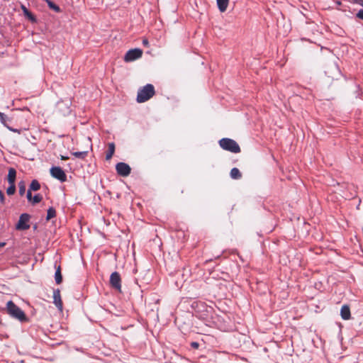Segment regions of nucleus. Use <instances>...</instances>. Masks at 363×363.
I'll use <instances>...</instances> for the list:
<instances>
[{
	"instance_id": "obj_1",
	"label": "nucleus",
	"mask_w": 363,
	"mask_h": 363,
	"mask_svg": "<svg viewBox=\"0 0 363 363\" xmlns=\"http://www.w3.org/2000/svg\"><path fill=\"white\" fill-rule=\"evenodd\" d=\"M6 312L11 317L18 320L21 323L28 322V318L24 311L16 306L12 301L7 302Z\"/></svg>"
},
{
	"instance_id": "obj_2",
	"label": "nucleus",
	"mask_w": 363,
	"mask_h": 363,
	"mask_svg": "<svg viewBox=\"0 0 363 363\" xmlns=\"http://www.w3.org/2000/svg\"><path fill=\"white\" fill-rule=\"evenodd\" d=\"M155 94L154 86L151 84H147L138 90L136 100L138 103H144L151 99Z\"/></svg>"
},
{
	"instance_id": "obj_3",
	"label": "nucleus",
	"mask_w": 363,
	"mask_h": 363,
	"mask_svg": "<svg viewBox=\"0 0 363 363\" xmlns=\"http://www.w3.org/2000/svg\"><path fill=\"white\" fill-rule=\"evenodd\" d=\"M218 143L222 149L230 152L239 153L241 151L238 143L233 139L224 138L220 139Z\"/></svg>"
},
{
	"instance_id": "obj_4",
	"label": "nucleus",
	"mask_w": 363,
	"mask_h": 363,
	"mask_svg": "<svg viewBox=\"0 0 363 363\" xmlns=\"http://www.w3.org/2000/svg\"><path fill=\"white\" fill-rule=\"evenodd\" d=\"M109 283L111 288L118 292H121V278L118 272H114L111 274Z\"/></svg>"
},
{
	"instance_id": "obj_5",
	"label": "nucleus",
	"mask_w": 363,
	"mask_h": 363,
	"mask_svg": "<svg viewBox=\"0 0 363 363\" xmlns=\"http://www.w3.org/2000/svg\"><path fill=\"white\" fill-rule=\"evenodd\" d=\"M30 216L28 213H22L20 217L19 220L16 225V229L18 230H26L30 228V225L28 224V222L30 220Z\"/></svg>"
},
{
	"instance_id": "obj_6",
	"label": "nucleus",
	"mask_w": 363,
	"mask_h": 363,
	"mask_svg": "<svg viewBox=\"0 0 363 363\" xmlns=\"http://www.w3.org/2000/svg\"><path fill=\"white\" fill-rule=\"evenodd\" d=\"M143 50L140 48L129 50L125 55L123 60L126 62H132L142 57Z\"/></svg>"
},
{
	"instance_id": "obj_7",
	"label": "nucleus",
	"mask_w": 363,
	"mask_h": 363,
	"mask_svg": "<svg viewBox=\"0 0 363 363\" xmlns=\"http://www.w3.org/2000/svg\"><path fill=\"white\" fill-rule=\"evenodd\" d=\"M50 174L52 177L58 179L61 182H65L67 181V175L65 172L60 167H51Z\"/></svg>"
},
{
	"instance_id": "obj_8",
	"label": "nucleus",
	"mask_w": 363,
	"mask_h": 363,
	"mask_svg": "<svg viewBox=\"0 0 363 363\" xmlns=\"http://www.w3.org/2000/svg\"><path fill=\"white\" fill-rule=\"evenodd\" d=\"M116 170L118 175L121 177H127L130 174V167L125 162H118L116 165Z\"/></svg>"
},
{
	"instance_id": "obj_9",
	"label": "nucleus",
	"mask_w": 363,
	"mask_h": 363,
	"mask_svg": "<svg viewBox=\"0 0 363 363\" xmlns=\"http://www.w3.org/2000/svg\"><path fill=\"white\" fill-rule=\"evenodd\" d=\"M53 303L60 311H62L63 304L61 299L60 291L58 289L53 291Z\"/></svg>"
},
{
	"instance_id": "obj_10",
	"label": "nucleus",
	"mask_w": 363,
	"mask_h": 363,
	"mask_svg": "<svg viewBox=\"0 0 363 363\" xmlns=\"http://www.w3.org/2000/svg\"><path fill=\"white\" fill-rule=\"evenodd\" d=\"M340 315L343 320H350L351 318L350 309L347 305L342 306L340 310Z\"/></svg>"
},
{
	"instance_id": "obj_11",
	"label": "nucleus",
	"mask_w": 363,
	"mask_h": 363,
	"mask_svg": "<svg viewBox=\"0 0 363 363\" xmlns=\"http://www.w3.org/2000/svg\"><path fill=\"white\" fill-rule=\"evenodd\" d=\"M21 9L23 11L24 16L28 18L31 22H36V18L35 16L26 8L23 4L21 5Z\"/></svg>"
},
{
	"instance_id": "obj_12",
	"label": "nucleus",
	"mask_w": 363,
	"mask_h": 363,
	"mask_svg": "<svg viewBox=\"0 0 363 363\" xmlns=\"http://www.w3.org/2000/svg\"><path fill=\"white\" fill-rule=\"evenodd\" d=\"M16 178V171L14 168L11 167L9 169V174L7 176V180L9 184H15Z\"/></svg>"
},
{
	"instance_id": "obj_13",
	"label": "nucleus",
	"mask_w": 363,
	"mask_h": 363,
	"mask_svg": "<svg viewBox=\"0 0 363 363\" xmlns=\"http://www.w3.org/2000/svg\"><path fill=\"white\" fill-rule=\"evenodd\" d=\"M216 1L219 11L220 12L225 11L228 6L229 0H216Z\"/></svg>"
},
{
	"instance_id": "obj_14",
	"label": "nucleus",
	"mask_w": 363,
	"mask_h": 363,
	"mask_svg": "<svg viewBox=\"0 0 363 363\" xmlns=\"http://www.w3.org/2000/svg\"><path fill=\"white\" fill-rule=\"evenodd\" d=\"M115 152V145L113 143L108 144V150L106 155V160H109L113 155Z\"/></svg>"
},
{
	"instance_id": "obj_15",
	"label": "nucleus",
	"mask_w": 363,
	"mask_h": 363,
	"mask_svg": "<svg viewBox=\"0 0 363 363\" xmlns=\"http://www.w3.org/2000/svg\"><path fill=\"white\" fill-rule=\"evenodd\" d=\"M230 175L233 179H240L242 177L241 172L236 167H234L230 170Z\"/></svg>"
},
{
	"instance_id": "obj_16",
	"label": "nucleus",
	"mask_w": 363,
	"mask_h": 363,
	"mask_svg": "<svg viewBox=\"0 0 363 363\" xmlns=\"http://www.w3.org/2000/svg\"><path fill=\"white\" fill-rule=\"evenodd\" d=\"M55 279L57 284H60L62 281V276L61 273L60 266H58L57 268L56 269Z\"/></svg>"
},
{
	"instance_id": "obj_17",
	"label": "nucleus",
	"mask_w": 363,
	"mask_h": 363,
	"mask_svg": "<svg viewBox=\"0 0 363 363\" xmlns=\"http://www.w3.org/2000/svg\"><path fill=\"white\" fill-rule=\"evenodd\" d=\"M40 189V184L39 183V182L36 179H33L30 184V186H29V190L30 191H38Z\"/></svg>"
},
{
	"instance_id": "obj_18",
	"label": "nucleus",
	"mask_w": 363,
	"mask_h": 363,
	"mask_svg": "<svg viewBox=\"0 0 363 363\" xmlns=\"http://www.w3.org/2000/svg\"><path fill=\"white\" fill-rule=\"evenodd\" d=\"M72 155L77 158L84 159L88 155V151L85 150V151L72 152Z\"/></svg>"
},
{
	"instance_id": "obj_19",
	"label": "nucleus",
	"mask_w": 363,
	"mask_h": 363,
	"mask_svg": "<svg viewBox=\"0 0 363 363\" xmlns=\"http://www.w3.org/2000/svg\"><path fill=\"white\" fill-rule=\"evenodd\" d=\"M56 216V211L53 207H50L48 209L46 220H49Z\"/></svg>"
},
{
	"instance_id": "obj_20",
	"label": "nucleus",
	"mask_w": 363,
	"mask_h": 363,
	"mask_svg": "<svg viewBox=\"0 0 363 363\" xmlns=\"http://www.w3.org/2000/svg\"><path fill=\"white\" fill-rule=\"evenodd\" d=\"M45 1L47 2V4L50 9H52L57 13L60 12V8L57 5H56L54 2H52L50 0H45Z\"/></svg>"
},
{
	"instance_id": "obj_21",
	"label": "nucleus",
	"mask_w": 363,
	"mask_h": 363,
	"mask_svg": "<svg viewBox=\"0 0 363 363\" xmlns=\"http://www.w3.org/2000/svg\"><path fill=\"white\" fill-rule=\"evenodd\" d=\"M18 192L21 196H23L26 193V183L24 181L18 182Z\"/></svg>"
},
{
	"instance_id": "obj_22",
	"label": "nucleus",
	"mask_w": 363,
	"mask_h": 363,
	"mask_svg": "<svg viewBox=\"0 0 363 363\" xmlns=\"http://www.w3.org/2000/svg\"><path fill=\"white\" fill-rule=\"evenodd\" d=\"M16 192V185L15 184H9V186L6 189V194L9 196L13 195Z\"/></svg>"
},
{
	"instance_id": "obj_23",
	"label": "nucleus",
	"mask_w": 363,
	"mask_h": 363,
	"mask_svg": "<svg viewBox=\"0 0 363 363\" xmlns=\"http://www.w3.org/2000/svg\"><path fill=\"white\" fill-rule=\"evenodd\" d=\"M42 200H43V196L40 194H35L33 197L31 202L34 205V204L40 203Z\"/></svg>"
},
{
	"instance_id": "obj_24",
	"label": "nucleus",
	"mask_w": 363,
	"mask_h": 363,
	"mask_svg": "<svg viewBox=\"0 0 363 363\" xmlns=\"http://www.w3.org/2000/svg\"><path fill=\"white\" fill-rule=\"evenodd\" d=\"M8 117L4 113L0 112V121L4 125H6V121Z\"/></svg>"
},
{
	"instance_id": "obj_25",
	"label": "nucleus",
	"mask_w": 363,
	"mask_h": 363,
	"mask_svg": "<svg viewBox=\"0 0 363 363\" xmlns=\"http://www.w3.org/2000/svg\"><path fill=\"white\" fill-rule=\"evenodd\" d=\"M357 18L363 20V9H360L356 14Z\"/></svg>"
},
{
	"instance_id": "obj_26",
	"label": "nucleus",
	"mask_w": 363,
	"mask_h": 363,
	"mask_svg": "<svg viewBox=\"0 0 363 363\" xmlns=\"http://www.w3.org/2000/svg\"><path fill=\"white\" fill-rule=\"evenodd\" d=\"M0 202L4 204L5 203V196L1 190H0Z\"/></svg>"
},
{
	"instance_id": "obj_27",
	"label": "nucleus",
	"mask_w": 363,
	"mask_h": 363,
	"mask_svg": "<svg viewBox=\"0 0 363 363\" xmlns=\"http://www.w3.org/2000/svg\"><path fill=\"white\" fill-rule=\"evenodd\" d=\"M31 191H30V190L28 189V191H27V194H26L27 199H28L29 201H32V199H33Z\"/></svg>"
},
{
	"instance_id": "obj_28",
	"label": "nucleus",
	"mask_w": 363,
	"mask_h": 363,
	"mask_svg": "<svg viewBox=\"0 0 363 363\" xmlns=\"http://www.w3.org/2000/svg\"><path fill=\"white\" fill-rule=\"evenodd\" d=\"M191 347H193L194 349H198L199 347V344L197 342H192L191 343Z\"/></svg>"
},
{
	"instance_id": "obj_29",
	"label": "nucleus",
	"mask_w": 363,
	"mask_h": 363,
	"mask_svg": "<svg viewBox=\"0 0 363 363\" xmlns=\"http://www.w3.org/2000/svg\"><path fill=\"white\" fill-rule=\"evenodd\" d=\"M143 45L145 47H148L149 46V41L147 38H144L143 40Z\"/></svg>"
},
{
	"instance_id": "obj_30",
	"label": "nucleus",
	"mask_w": 363,
	"mask_h": 363,
	"mask_svg": "<svg viewBox=\"0 0 363 363\" xmlns=\"http://www.w3.org/2000/svg\"><path fill=\"white\" fill-rule=\"evenodd\" d=\"M69 159V157L61 155V160H67Z\"/></svg>"
},
{
	"instance_id": "obj_31",
	"label": "nucleus",
	"mask_w": 363,
	"mask_h": 363,
	"mask_svg": "<svg viewBox=\"0 0 363 363\" xmlns=\"http://www.w3.org/2000/svg\"><path fill=\"white\" fill-rule=\"evenodd\" d=\"M11 131L14 132V133H19V131L17 130V129H13V128H9Z\"/></svg>"
},
{
	"instance_id": "obj_32",
	"label": "nucleus",
	"mask_w": 363,
	"mask_h": 363,
	"mask_svg": "<svg viewBox=\"0 0 363 363\" xmlns=\"http://www.w3.org/2000/svg\"><path fill=\"white\" fill-rule=\"evenodd\" d=\"M5 245V242H0V247H4Z\"/></svg>"
},
{
	"instance_id": "obj_33",
	"label": "nucleus",
	"mask_w": 363,
	"mask_h": 363,
	"mask_svg": "<svg viewBox=\"0 0 363 363\" xmlns=\"http://www.w3.org/2000/svg\"><path fill=\"white\" fill-rule=\"evenodd\" d=\"M359 202H361V201H359ZM359 205H360V203H359V204H358V205H357V209H359Z\"/></svg>"
},
{
	"instance_id": "obj_34",
	"label": "nucleus",
	"mask_w": 363,
	"mask_h": 363,
	"mask_svg": "<svg viewBox=\"0 0 363 363\" xmlns=\"http://www.w3.org/2000/svg\"><path fill=\"white\" fill-rule=\"evenodd\" d=\"M337 5H340V4H341V2H340V1H337Z\"/></svg>"
},
{
	"instance_id": "obj_35",
	"label": "nucleus",
	"mask_w": 363,
	"mask_h": 363,
	"mask_svg": "<svg viewBox=\"0 0 363 363\" xmlns=\"http://www.w3.org/2000/svg\"><path fill=\"white\" fill-rule=\"evenodd\" d=\"M353 2H354V3H357V0H353Z\"/></svg>"
},
{
	"instance_id": "obj_36",
	"label": "nucleus",
	"mask_w": 363,
	"mask_h": 363,
	"mask_svg": "<svg viewBox=\"0 0 363 363\" xmlns=\"http://www.w3.org/2000/svg\"><path fill=\"white\" fill-rule=\"evenodd\" d=\"M363 6V2L360 4Z\"/></svg>"
}]
</instances>
